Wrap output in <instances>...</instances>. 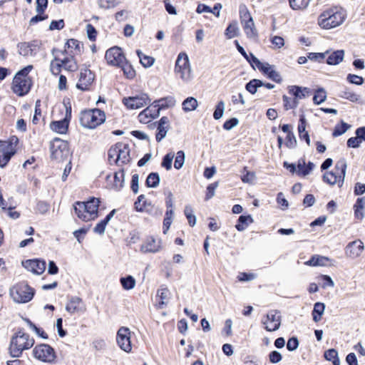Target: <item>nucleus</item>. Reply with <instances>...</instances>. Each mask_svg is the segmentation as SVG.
I'll return each mask as SVG.
<instances>
[{
  "label": "nucleus",
  "instance_id": "nucleus-40",
  "mask_svg": "<svg viewBox=\"0 0 365 365\" xmlns=\"http://www.w3.org/2000/svg\"><path fill=\"white\" fill-rule=\"evenodd\" d=\"M120 282L123 288L125 290H130L133 289L136 284L135 279L131 275H128L125 277H121L120 279Z\"/></svg>",
  "mask_w": 365,
  "mask_h": 365
},
{
  "label": "nucleus",
  "instance_id": "nucleus-15",
  "mask_svg": "<svg viewBox=\"0 0 365 365\" xmlns=\"http://www.w3.org/2000/svg\"><path fill=\"white\" fill-rule=\"evenodd\" d=\"M15 153L12 141L0 140V167H4Z\"/></svg>",
  "mask_w": 365,
  "mask_h": 365
},
{
  "label": "nucleus",
  "instance_id": "nucleus-38",
  "mask_svg": "<svg viewBox=\"0 0 365 365\" xmlns=\"http://www.w3.org/2000/svg\"><path fill=\"white\" fill-rule=\"evenodd\" d=\"M324 358L331 361L333 365H340V360L338 356V352L335 349H329L324 351Z\"/></svg>",
  "mask_w": 365,
  "mask_h": 365
},
{
  "label": "nucleus",
  "instance_id": "nucleus-11",
  "mask_svg": "<svg viewBox=\"0 0 365 365\" xmlns=\"http://www.w3.org/2000/svg\"><path fill=\"white\" fill-rule=\"evenodd\" d=\"M123 104L128 109H139L150 103V100L146 93H142L135 96H130L123 99Z\"/></svg>",
  "mask_w": 365,
  "mask_h": 365
},
{
  "label": "nucleus",
  "instance_id": "nucleus-25",
  "mask_svg": "<svg viewBox=\"0 0 365 365\" xmlns=\"http://www.w3.org/2000/svg\"><path fill=\"white\" fill-rule=\"evenodd\" d=\"M152 104L154 108L158 110V115H160L161 110L174 106L175 104V100L172 96H168L155 101Z\"/></svg>",
  "mask_w": 365,
  "mask_h": 365
},
{
  "label": "nucleus",
  "instance_id": "nucleus-43",
  "mask_svg": "<svg viewBox=\"0 0 365 365\" xmlns=\"http://www.w3.org/2000/svg\"><path fill=\"white\" fill-rule=\"evenodd\" d=\"M160 182V176L157 173H151L147 177L145 185L148 187H156Z\"/></svg>",
  "mask_w": 365,
  "mask_h": 365
},
{
  "label": "nucleus",
  "instance_id": "nucleus-51",
  "mask_svg": "<svg viewBox=\"0 0 365 365\" xmlns=\"http://www.w3.org/2000/svg\"><path fill=\"white\" fill-rule=\"evenodd\" d=\"M240 16L242 24H243V22H247L253 19L250 15V11H248L247 8L245 6H240Z\"/></svg>",
  "mask_w": 365,
  "mask_h": 365
},
{
  "label": "nucleus",
  "instance_id": "nucleus-12",
  "mask_svg": "<svg viewBox=\"0 0 365 365\" xmlns=\"http://www.w3.org/2000/svg\"><path fill=\"white\" fill-rule=\"evenodd\" d=\"M18 53L24 57L35 56L41 48V42L34 40L30 42H21L17 45Z\"/></svg>",
  "mask_w": 365,
  "mask_h": 365
},
{
  "label": "nucleus",
  "instance_id": "nucleus-33",
  "mask_svg": "<svg viewBox=\"0 0 365 365\" xmlns=\"http://www.w3.org/2000/svg\"><path fill=\"white\" fill-rule=\"evenodd\" d=\"M253 222V219L250 215H241L238 219V222L235 225L236 229L238 231H244L250 224Z\"/></svg>",
  "mask_w": 365,
  "mask_h": 365
},
{
  "label": "nucleus",
  "instance_id": "nucleus-44",
  "mask_svg": "<svg viewBox=\"0 0 365 365\" xmlns=\"http://www.w3.org/2000/svg\"><path fill=\"white\" fill-rule=\"evenodd\" d=\"M118 67L121 68L124 75L128 78H133L135 76V71L133 68L132 66L126 61L122 63V65H120Z\"/></svg>",
  "mask_w": 365,
  "mask_h": 365
},
{
  "label": "nucleus",
  "instance_id": "nucleus-9",
  "mask_svg": "<svg viewBox=\"0 0 365 365\" xmlns=\"http://www.w3.org/2000/svg\"><path fill=\"white\" fill-rule=\"evenodd\" d=\"M33 355L36 359L46 363H52L56 359L54 349L46 344L36 346L33 349Z\"/></svg>",
  "mask_w": 365,
  "mask_h": 365
},
{
  "label": "nucleus",
  "instance_id": "nucleus-21",
  "mask_svg": "<svg viewBox=\"0 0 365 365\" xmlns=\"http://www.w3.org/2000/svg\"><path fill=\"white\" fill-rule=\"evenodd\" d=\"M160 249V241L157 240L153 237L147 238L140 247V251L143 253H155L159 252Z\"/></svg>",
  "mask_w": 365,
  "mask_h": 365
},
{
  "label": "nucleus",
  "instance_id": "nucleus-54",
  "mask_svg": "<svg viewBox=\"0 0 365 365\" xmlns=\"http://www.w3.org/2000/svg\"><path fill=\"white\" fill-rule=\"evenodd\" d=\"M244 175L241 176V180L245 183H252L255 178V174L253 172H250L247 170V167L244 168Z\"/></svg>",
  "mask_w": 365,
  "mask_h": 365
},
{
  "label": "nucleus",
  "instance_id": "nucleus-4",
  "mask_svg": "<svg viewBox=\"0 0 365 365\" xmlns=\"http://www.w3.org/2000/svg\"><path fill=\"white\" fill-rule=\"evenodd\" d=\"M32 69L33 66L29 65L15 75L12 83V90L18 96H24L30 91L32 82L31 79L28 77V74Z\"/></svg>",
  "mask_w": 365,
  "mask_h": 365
},
{
  "label": "nucleus",
  "instance_id": "nucleus-34",
  "mask_svg": "<svg viewBox=\"0 0 365 365\" xmlns=\"http://www.w3.org/2000/svg\"><path fill=\"white\" fill-rule=\"evenodd\" d=\"M114 182L113 185V187L117 190H120L124 186L125 182V173L122 169L118 172H115L114 174Z\"/></svg>",
  "mask_w": 365,
  "mask_h": 365
},
{
  "label": "nucleus",
  "instance_id": "nucleus-23",
  "mask_svg": "<svg viewBox=\"0 0 365 365\" xmlns=\"http://www.w3.org/2000/svg\"><path fill=\"white\" fill-rule=\"evenodd\" d=\"M170 121L168 117L163 116L160 118L158 123L156 140L158 142L161 141L167 135V133L170 128Z\"/></svg>",
  "mask_w": 365,
  "mask_h": 365
},
{
  "label": "nucleus",
  "instance_id": "nucleus-50",
  "mask_svg": "<svg viewBox=\"0 0 365 365\" xmlns=\"http://www.w3.org/2000/svg\"><path fill=\"white\" fill-rule=\"evenodd\" d=\"M185 153L182 150H179L176 154L174 162V167L175 169L179 170L183 166L185 163Z\"/></svg>",
  "mask_w": 365,
  "mask_h": 365
},
{
  "label": "nucleus",
  "instance_id": "nucleus-2",
  "mask_svg": "<svg viewBox=\"0 0 365 365\" xmlns=\"http://www.w3.org/2000/svg\"><path fill=\"white\" fill-rule=\"evenodd\" d=\"M34 344V338L22 330H19L11 339L10 354L12 357H19L24 350L31 349Z\"/></svg>",
  "mask_w": 365,
  "mask_h": 365
},
{
  "label": "nucleus",
  "instance_id": "nucleus-61",
  "mask_svg": "<svg viewBox=\"0 0 365 365\" xmlns=\"http://www.w3.org/2000/svg\"><path fill=\"white\" fill-rule=\"evenodd\" d=\"M256 275L253 273L247 274L246 272H240L237 276V279L240 282H249L255 279Z\"/></svg>",
  "mask_w": 365,
  "mask_h": 365
},
{
  "label": "nucleus",
  "instance_id": "nucleus-20",
  "mask_svg": "<svg viewBox=\"0 0 365 365\" xmlns=\"http://www.w3.org/2000/svg\"><path fill=\"white\" fill-rule=\"evenodd\" d=\"M51 157L55 159H61L64 152L68 153V145L65 141L55 140L51 147Z\"/></svg>",
  "mask_w": 365,
  "mask_h": 365
},
{
  "label": "nucleus",
  "instance_id": "nucleus-5",
  "mask_svg": "<svg viewBox=\"0 0 365 365\" xmlns=\"http://www.w3.org/2000/svg\"><path fill=\"white\" fill-rule=\"evenodd\" d=\"M106 120L105 113L98 108L83 110L81 113V125L89 129L96 128Z\"/></svg>",
  "mask_w": 365,
  "mask_h": 365
},
{
  "label": "nucleus",
  "instance_id": "nucleus-39",
  "mask_svg": "<svg viewBox=\"0 0 365 365\" xmlns=\"http://www.w3.org/2000/svg\"><path fill=\"white\" fill-rule=\"evenodd\" d=\"M182 106L184 111L190 112L195 110L197 108L198 103L196 98L193 97H188L182 102Z\"/></svg>",
  "mask_w": 365,
  "mask_h": 365
},
{
  "label": "nucleus",
  "instance_id": "nucleus-57",
  "mask_svg": "<svg viewBox=\"0 0 365 365\" xmlns=\"http://www.w3.org/2000/svg\"><path fill=\"white\" fill-rule=\"evenodd\" d=\"M312 94V90L309 88L298 86V98L309 97Z\"/></svg>",
  "mask_w": 365,
  "mask_h": 365
},
{
  "label": "nucleus",
  "instance_id": "nucleus-49",
  "mask_svg": "<svg viewBox=\"0 0 365 365\" xmlns=\"http://www.w3.org/2000/svg\"><path fill=\"white\" fill-rule=\"evenodd\" d=\"M63 68L69 71H74L78 68L77 64L74 59L71 58H65L62 60Z\"/></svg>",
  "mask_w": 365,
  "mask_h": 365
},
{
  "label": "nucleus",
  "instance_id": "nucleus-7",
  "mask_svg": "<svg viewBox=\"0 0 365 365\" xmlns=\"http://www.w3.org/2000/svg\"><path fill=\"white\" fill-rule=\"evenodd\" d=\"M34 293V289L24 282H19L10 289V296L16 303L30 302L33 299Z\"/></svg>",
  "mask_w": 365,
  "mask_h": 365
},
{
  "label": "nucleus",
  "instance_id": "nucleus-29",
  "mask_svg": "<svg viewBox=\"0 0 365 365\" xmlns=\"http://www.w3.org/2000/svg\"><path fill=\"white\" fill-rule=\"evenodd\" d=\"M344 56V50H336L332 52L327 58V63L329 65H338L341 63Z\"/></svg>",
  "mask_w": 365,
  "mask_h": 365
},
{
  "label": "nucleus",
  "instance_id": "nucleus-31",
  "mask_svg": "<svg viewBox=\"0 0 365 365\" xmlns=\"http://www.w3.org/2000/svg\"><path fill=\"white\" fill-rule=\"evenodd\" d=\"M246 36L250 38H255L257 36V31L253 19L247 22H243L242 24Z\"/></svg>",
  "mask_w": 365,
  "mask_h": 365
},
{
  "label": "nucleus",
  "instance_id": "nucleus-64",
  "mask_svg": "<svg viewBox=\"0 0 365 365\" xmlns=\"http://www.w3.org/2000/svg\"><path fill=\"white\" fill-rule=\"evenodd\" d=\"M269 359L271 363L276 364L282 360V355L279 351H273L269 353Z\"/></svg>",
  "mask_w": 365,
  "mask_h": 365
},
{
  "label": "nucleus",
  "instance_id": "nucleus-58",
  "mask_svg": "<svg viewBox=\"0 0 365 365\" xmlns=\"http://www.w3.org/2000/svg\"><path fill=\"white\" fill-rule=\"evenodd\" d=\"M89 227H82L79 230H75L73 232V235L76 238L77 241L81 243L82 242V240L84 237V235L87 233L88 231Z\"/></svg>",
  "mask_w": 365,
  "mask_h": 365
},
{
  "label": "nucleus",
  "instance_id": "nucleus-26",
  "mask_svg": "<svg viewBox=\"0 0 365 365\" xmlns=\"http://www.w3.org/2000/svg\"><path fill=\"white\" fill-rule=\"evenodd\" d=\"M339 97L346 99L352 103L363 104L361 96L347 87L344 88L339 92Z\"/></svg>",
  "mask_w": 365,
  "mask_h": 365
},
{
  "label": "nucleus",
  "instance_id": "nucleus-46",
  "mask_svg": "<svg viewBox=\"0 0 365 365\" xmlns=\"http://www.w3.org/2000/svg\"><path fill=\"white\" fill-rule=\"evenodd\" d=\"M137 54L140 58V61L141 64L145 68L150 67L154 63L155 59L153 57L144 55L139 50L137 51Z\"/></svg>",
  "mask_w": 365,
  "mask_h": 365
},
{
  "label": "nucleus",
  "instance_id": "nucleus-53",
  "mask_svg": "<svg viewBox=\"0 0 365 365\" xmlns=\"http://www.w3.org/2000/svg\"><path fill=\"white\" fill-rule=\"evenodd\" d=\"M175 157V155L173 153H168L166 154L162 161V166L165 168L167 170H169L172 168V162Z\"/></svg>",
  "mask_w": 365,
  "mask_h": 365
},
{
  "label": "nucleus",
  "instance_id": "nucleus-6",
  "mask_svg": "<svg viewBox=\"0 0 365 365\" xmlns=\"http://www.w3.org/2000/svg\"><path fill=\"white\" fill-rule=\"evenodd\" d=\"M347 168L346 161L344 158L339 160L335 165L336 172H326L323 175V180L324 182L334 185L338 184L339 187H341L344 180L346 170Z\"/></svg>",
  "mask_w": 365,
  "mask_h": 365
},
{
  "label": "nucleus",
  "instance_id": "nucleus-19",
  "mask_svg": "<svg viewBox=\"0 0 365 365\" xmlns=\"http://www.w3.org/2000/svg\"><path fill=\"white\" fill-rule=\"evenodd\" d=\"M24 267L34 274L40 275L44 272L46 262L39 259H29L23 262Z\"/></svg>",
  "mask_w": 365,
  "mask_h": 365
},
{
  "label": "nucleus",
  "instance_id": "nucleus-13",
  "mask_svg": "<svg viewBox=\"0 0 365 365\" xmlns=\"http://www.w3.org/2000/svg\"><path fill=\"white\" fill-rule=\"evenodd\" d=\"M105 58L108 64L118 67L126 59L121 48L113 46L108 49L105 54Z\"/></svg>",
  "mask_w": 365,
  "mask_h": 365
},
{
  "label": "nucleus",
  "instance_id": "nucleus-56",
  "mask_svg": "<svg viewBox=\"0 0 365 365\" xmlns=\"http://www.w3.org/2000/svg\"><path fill=\"white\" fill-rule=\"evenodd\" d=\"M328 51L324 53H309L307 55V58L311 61L322 62L326 57V54Z\"/></svg>",
  "mask_w": 365,
  "mask_h": 365
},
{
  "label": "nucleus",
  "instance_id": "nucleus-45",
  "mask_svg": "<svg viewBox=\"0 0 365 365\" xmlns=\"http://www.w3.org/2000/svg\"><path fill=\"white\" fill-rule=\"evenodd\" d=\"M350 128V125L348 123L341 121L340 124H337L335 125L332 135L333 137H338L344 134L346 132V130Z\"/></svg>",
  "mask_w": 365,
  "mask_h": 365
},
{
  "label": "nucleus",
  "instance_id": "nucleus-42",
  "mask_svg": "<svg viewBox=\"0 0 365 365\" xmlns=\"http://www.w3.org/2000/svg\"><path fill=\"white\" fill-rule=\"evenodd\" d=\"M264 83L259 79H252L246 84V90L252 94H255L257 88L262 87Z\"/></svg>",
  "mask_w": 365,
  "mask_h": 365
},
{
  "label": "nucleus",
  "instance_id": "nucleus-32",
  "mask_svg": "<svg viewBox=\"0 0 365 365\" xmlns=\"http://www.w3.org/2000/svg\"><path fill=\"white\" fill-rule=\"evenodd\" d=\"M329 261L330 259L327 257L314 255L306 264L309 266H326Z\"/></svg>",
  "mask_w": 365,
  "mask_h": 365
},
{
  "label": "nucleus",
  "instance_id": "nucleus-52",
  "mask_svg": "<svg viewBox=\"0 0 365 365\" xmlns=\"http://www.w3.org/2000/svg\"><path fill=\"white\" fill-rule=\"evenodd\" d=\"M225 106L224 101H220L217 103L213 113V118L215 120H219L222 117L225 110Z\"/></svg>",
  "mask_w": 365,
  "mask_h": 365
},
{
  "label": "nucleus",
  "instance_id": "nucleus-16",
  "mask_svg": "<svg viewBox=\"0 0 365 365\" xmlns=\"http://www.w3.org/2000/svg\"><path fill=\"white\" fill-rule=\"evenodd\" d=\"M93 73L88 69H82L79 74V78L76 83V88L81 91H87L94 81Z\"/></svg>",
  "mask_w": 365,
  "mask_h": 365
},
{
  "label": "nucleus",
  "instance_id": "nucleus-48",
  "mask_svg": "<svg viewBox=\"0 0 365 365\" xmlns=\"http://www.w3.org/2000/svg\"><path fill=\"white\" fill-rule=\"evenodd\" d=\"M174 214L173 210H167L165 217L163 220V233L165 234L169 230L173 221V216Z\"/></svg>",
  "mask_w": 365,
  "mask_h": 365
},
{
  "label": "nucleus",
  "instance_id": "nucleus-55",
  "mask_svg": "<svg viewBox=\"0 0 365 365\" xmlns=\"http://www.w3.org/2000/svg\"><path fill=\"white\" fill-rule=\"evenodd\" d=\"M346 80L349 83L357 86H361L364 83V78L361 76L355 74H348L346 76Z\"/></svg>",
  "mask_w": 365,
  "mask_h": 365
},
{
  "label": "nucleus",
  "instance_id": "nucleus-14",
  "mask_svg": "<svg viewBox=\"0 0 365 365\" xmlns=\"http://www.w3.org/2000/svg\"><path fill=\"white\" fill-rule=\"evenodd\" d=\"M116 341L122 350L128 353L131 351L130 331L128 328L122 327L118 329Z\"/></svg>",
  "mask_w": 365,
  "mask_h": 365
},
{
  "label": "nucleus",
  "instance_id": "nucleus-35",
  "mask_svg": "<svg viewBox=\"0 0 365 365\" xmlns=\"http://www.w3.org/2000/svg\"><path fill=\"white\" fill-rule=\"evenodd\" d=\"M327 99V92L323 88H318L313 93V102L315 105H320Z\"/></svg>",
  "mask_w": 365,
  "mask_h": 365
},
{
  "label": "nucleus",
  "instance_id": "nucleus-18",
  "mask_svg": "<svg viewBox=\"0 0 365 365\" xmlns=\"http://www.w3.org/2000/svg\"><path fill=\"white\" fill-rule=\"evenodd\" d=\"M364 249V243L361 240H354L346 246L345 254L347 257L354 259L360 256Z\"/></svg>",
  "mask_w": 365,
  "mask_h": 365
},
{
  "label": "nucleus",
  "instance_id": "nucleus-28",
  "mask_svg": "<svg viewBox=\"0 0 365 365\" xmlns=\"http://www.w3.org/2000/svg\"><path fill=\"white\" fill-rule=\"evenodd\" d=\"M119 146L120 148V153H118V165H120V163L121 164H126L130 162V149L129 146L127 144H124L123 143H119Z\"/></svg>",
  "mask_w": 365,
  "mask_h": 365
},
{
  "label": "nucleus",
  "instance_id": "nucleus-10",
  "mask_svg": "<svg viewBox=\"0 0 365 365\" xmlns=\"http://www.w3.org/2000/svg\"><path fill=\"white\" fill-rule=\"evenodd\" d=\"M261 322L267 331H274L281 325L280 313L277 310H271L262 318Z\"/></svg>",
  "mask_w": 365,
  "mask_h": 365
},
{
  "label": "nucleus",
  "instance_id": "nucleus-60",
  "mask_svg": "<svg viewBox=\"0 0 365 365\" xmlns=\"http://www.w3.org/2000/svg\"><path fill=\"white\" fill-rule=\"evenodd\" d=\"M86 32L88 38L91 41H95L96 38L97 31L94 26L90 24L86 25Z\"/></svg>",
  "mask_w": 365,
  "mask_h": 365
},
{
  "label": "nucleus",
  "instance_id": "nucleus-22",
  "mask_svg": "<svg viewBox=\"0 0 365 365\" xmlns=\"http://www.w3.org/2000/svg\"><path fill=\"white\" fill-rule=\"evenodd\" d=\"M158 116V110L151 104L139 113L138 120L140 123L146 124Z\"/></svg>",
  "mask_w": 365,
  "mask_h": 365
},
{
  "label": "nucleus",
  "instance_id": "nucleus-62",
  "mask_svg": "<svg viewBox=\"0 0 365 365\" xmlns=\"http://www.w3.org/2000/svg\"><path fill=\"white\" fill-rule=\"evenodd\" d=\"M361 141L357 136L351 137L347 140L346 145L349 148H357L360 146Z\"/></svg>",
  "mask_w": 365,
  "mask_h": 365
},
{
  "label": "nucleus",
  "instance_id": "nucleus-47",
  "mask_svg": "<svg viewBox=\"0 0 365 365\" xmlns=\"http://www.w3.org/2000/svg\"><path fill=\"white\" fill-rule=\"evenodd\" d=\"M63 67L62 60L55 57L54 59L51 62L50 71L53 75H58L61 72V68Z\"/></svg>",
  "mask_w": 365,
  "mask_h": 365
},
{
  "label": "nucleus",
  "instance_id": "nucleus-30",
  "mask_svg": "<svg viewBox=\"0 0 365 365\" xmlns=\"http://www.w3.org/2000/svg\"><path fill=\"white\" fill-rule=\"evenodd\" d=\"M50 128L52 130L58 133L64 134L68 130V122L66 119L58 121H53L50 125Z\"/></svg>",
  "mask_w": 365,
  "mask_h": 365
},
{
  "label": "nucleus",
  "instance_id": "nucleus-17",
  "mask_svg": "<svg viewBox=\"0 0 365 365\" xmlns=\"http://www.w3.org/2000/svg\"><path fill=\"white\" fill-rule=\"evenodd\" d=\"M66 310L71 314L83 313L86 312V306L80 297H73L67 303Z\"/></svg>",
  "mask_w": 365,
  "mask_h": 365
},
{
  "label": "nucleus",
  "instance_id": "nucleus-3",
  "mask_svg": "<svg viewBox=\"0 0 365 365\" xmlns=\"http://www.w3.org/2000/svg\"><path fill=\"white\" fill-rule=\"evenodd\" d=\"M345 19L344 11L334 8L324 11L318 18V24L324 29H331L341 25Z\"/></svg>",
  "mask_w": 365,
  "mask_h": 365
},
{
  "label": "nucleus",
  "instance_id": "nucleus-24",
  "mask_svg": "<svg viewBox=\"0 0 365 365\" xmlns=\"http://www.w3.org/2000/svg\"><path fill=\"white\" fill-rule=\"evenodd\" d=\"M156 297L159 299L155 304L156 308L158 309H164L170 297V292L167 287H161L158 289Z\"/></svg>",
  "mask_w": 365,
  "mask_h": 365
},
{
  "label": "nucleus",
  "instance_id": "nucleus-41",
  "mask_svg": "<svg viewBox=\"0 0 365 365\" xmlns=\"http://www.w3.org/2000/svg\"><path fill=\"white\" fill-rule=\"evenodd\" d=\"M225 35L228 39L232 38L239 35V27L236 21L229 24L225 30Z\"/></svg>",
  "mask_w": 365,
  "mask_h": 365
},
{
  "label": "nucleus",
  "instance_id": "nucleus-8",
  "mask_svg": "<svg viewBox=\"0 0 365 365\" xmlns=\"http://www.w3.org/2000/svg\"><path fill=\"white\" fill-rule=\"evenodd\" d=\"M175 71L185 82H188L192 79L191 68L187 54L180 53L178 55L175 63Z\"/></svg>",
  "mask_w": 365,
  "mask_h": 365
},
{
  "label": "nucleus",
  "instance_id": "nucleus-37",
  "mask_svg": "<svg viewBox=\"0 0 365 365\" xmlns=\"http://www.w3.org/2000/svg\"><path fill=\"white\" fill-rule=\"evenodd\" d=\"M120 148L119 146V143H116L115 145L112 146L108 150V160L110 164L113 163L115 164H118V153H120Z\"/></svg>",
  "mask_w": 365,
  "mask_h": 365
},
{
  "label": "nucleus",
  "instance_id": "nucleus-36",
  "mask_svg": "<svg viewBox=\"0 0 365 365\" xmlns=\"http://www.w3.org/2000/svg\"><path fill=\"white\" fill-rule=\"evenodd\" d=\"M325 309V305L324 303L322 302H317L314 305V309L312 311V317L313 320L315 322H318L321 320L322 316L324 312Z\"/></svg>",
  "mask_w": 365,
  "mask_h": 365
},
{
  "label": "nucleus",
  "instance_id": "nucleus-63",
  "mask_svg": "<svg viewBox=\"0 0 365 365\" xmlns=\"http://www.w3.org/2000/svg\"><path fill=\"white\" fill-rule=\"evenodd\" d=\"M277 202L282 210L287 209L289 206L288 201L285 199L284 194L282 192L278 193Z\"/></svg>",
  "mask_w": 365,
  "mask_h": 365
},
{
  "label": "nucleus",
  "instance_id": "nucleus-27",
  "mask_svg": "<svg viewBox=\"0 0 365 365\" xmlns=\"http://www.w3.org/2000/svg\"><path fill=\"white\" fill-rule=\"evenodd\" d=\"M315 165L312 162L306 164L304 159L298 160V176L305 177L308 175L314 168Z\"/></svg>",
  "mask_w": 365,
  "mask_h": 365
},
{
  "label": "nucleus",
  "instance_id": "nucleus-59",
  "mask_svg": "<svg viewBox=\"0 0 365 365\" xmlns=\"http://www.w3.org/2000/svg\"><path fill=\"white\" fill-rule=\"evenodd\" d=\"M40 107H41V101L37 100L36 101L35 112H34V117L32 119V122L34 124H36L38 122V117L41 116V111Z\"/></svg>",
  "mask_w": 365,
  "mask_h": 365
},
{
  "label": "nucleus",
  "instance_id": "nucleus-1",
  "mask_svg": "<svg viewBox=\"0 0 365 365\" xmlns=\"http://www.w3.org/2000/svg\"><path fill=\"white\" fill-rule=\"evenodd\" d=\"M100 203L98 198L92 197L87 202H76L73 209L77 217L84 222L95 220L98 217Z\"/></svg>",
  "mask_w": 365,
  "mask_h": 365
}]
</instances>
